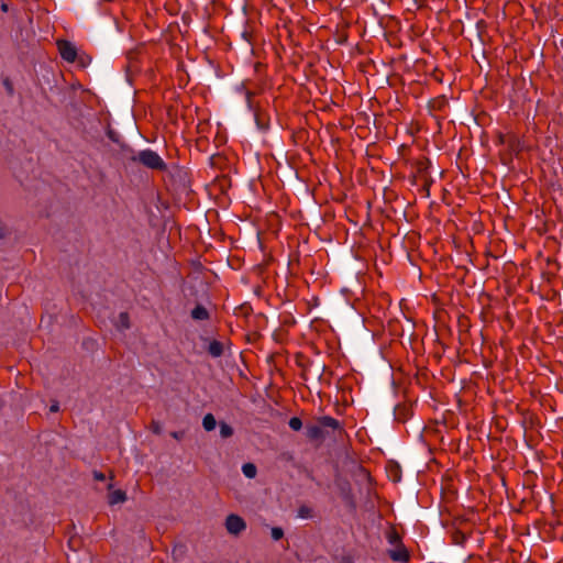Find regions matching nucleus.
Listing matches in <instances>:
<instances>
[{"label":"nucleus","instance_id":"1","mask_svg":"<svg viewBox=\"0 0 563 563\" xmlns=\"http://www.w3.org/2000/svg\"><path fill=\"white\" fill-rule=\"evenodd\" d=\"M386 539L390 545H394V549L387 551L388 556L394 562L407 563L410 559V554L402 543L401 536L397 531L395 526H390L386 531Z\"/></svg>","mask_w":563,"mask_h":563},{"label":"nucleus","instance_id":"2","mask_svg":"<svg viewBox=\"0 0 563 563\" xmlns=\"http://www.w3.org/2000/svg\"><path fill=\"white\" fill-rule=\"evenodd\" d=\"M129 161L132 163H139L152 170H167V164L164 159L155 151L150 148L140 151L136 156L129 157Z\"/></svg>","mask_w":563,"mask_h":563},{"label":"nucleus","instance_id":"3","mask_svg":"<svg viewBox=\"0 0 563 563\" xmlns=\"http://www.w3.org/2000/svg\"><path fill=\"white\" fill-rule=\"evenodd\" d=\"M225 529L238 537L246 529V522L241 516L231 514L225 518Z\"/></svg>","mask_w":563,"mask_h":563},{"label":"nucleus","instance_id":"4","mask_svg":"<svg viewBox=\"0 0 563 563\" xmlns=\"http://www.w3.org/2000/svg\"><path fill=\"white\" fill-rule=\"evenodd\" d=\"M57 48L62 58L68 63H74L78 57L76 46L67 40H58Z\"/></svg>","mask_w":563,"mask_h":563},{"label":"nucleus","instance_id":"5","mask_svg":"<svg viewBox=\"0 0 563 563\" xmlns=\"http://www.w3.org/2000/svg\"><path fill=\"white\" fill-rule=\"evenodd\" d=\"M339 487H340L341 498L343 499V501L345 503V505L347 507H350L351 509L354 510L356 505H355L354 496L352 494L350 484L347 482H344V483L339 484Z\"/></svg>","mask_w":563,"mask_h":563},{"label":"nucleus","instance_id":"6","mask_svg":"<svg viewBox=\"0 0 563 563\" xmlns=\"http://www.w3.org/2000/svg\"><path fill=\"white\" fill-rule=\"evenodd\" d=\"M411 415V405L398 404L394 409L395 420L401 423H405Z\"/></svg>","mask_w":563,"mask_h":563},{"label":"nucleus","instance_id":"7","mask_svg":"<svg viewBox=\"0 0 563 563\" xmlns=\"http://www.w3.org/2000/svg\"><path fill=\"white\" fill-rule=\"evenodd\" d=\"M306 437L311 441H322L325 438V431L317 422L313 424H306Z\"/></svg>","mask_w":563,"mask_h":563},{"label":"nucleus","instance_id":"8","mask_svg":"<svg viewBox=\"0 0 563 563\" xmlns=\"http://www.w3.org/2000/svg\"><path fill=\"white\" fill-rule=\"evenodd\" d=\"M317 422L321 426V429L324 431L330 428L332 430H339L340 432L343 430L340 421L330 416H322L317 419Z\"/></svg>","mask_w":563,"mask_h":563},{"label":"nucleus","instance_id":"9","mask_svg":"<svg viewBox=\"0 0 563 563\" xmlns=\"http://www.w3.org/2000/svg\"><path fill=\"white\" fill-rule=\"evenodd\" d=\"M109 494H108V503L109 505H115L120 503H124L126 500V493L122 489H112V484L108 485Z\"/></svg>","mask_w":563,"mask_h":563},{"label":"nucleus","instance_id":"10","mask_svg":"<svg viewBox=\"0 0 563 563\" xmlns=\"http://www.w3.org/2000/svg\"><path fill=\"white\" fill-rule=\"evenodd\" d=\"M207 352L212 356V357H221L224 353V345L222 342L218 341V340H211L209 341V345L207 347Z\"/></svg>","mask_w":563,"mask_h":563},{"label":"nucleus","instance_id":"11","mask_svg":"<svg viewBox=\"0 0 563 563\" xmlns=\"http://www.w3.org/2000/svg\"><path fill=\"white\" fill-rule=\"evenodd\" d=\"M190 316L194 320H198V321L208 320L210 318L209 311L202 305H197L191 310Z\"/></svg>","mask_w":563,"mask_h":563},{"label":"nucleus","instance_id":"12","mask_svg":"<svg viewBox=\"0 0 563 563\" xmlns=\"http://www.w3.org/2000/svg\"><path fill=\"white\" fill-rule=\"evenodd\" d=\"M254 117H255V122H256V125L257 128L261 130V131H267L268 128H269V119L268 117L261 112V111H255L254 113Z\"/></svg>","mask_w":563,"mask_h":563},{"label":"nucleus","instance_id":"13","mask_svg":"<svg viewBox=\"0 0 563 563\" xmlns=\"http://www.w3.org/2000/svg\"><path fill=\"white\" fill-rule=\"evenodd\" d=\"M118 330H128L131 328L130 316L126 311L120 312L118 321L114 323Z\"/></svg>","mask_w":563,"mask_h":563},{"label":"nucleus","instance_id":"14","mask_svg":"<svg viewBox=\"0 0 563 563\" xmlns=\"http://www.w3.org/2000/svg\"><path fill=\"white\" fill-rule=\"evenodd\" d=\"M314 510L307 505L299 506L297 510V516L301 519H312L314 518Z\"/></svg>","mask_w":563,"mask_h":563},{"label":"nucleus","instance_id":"15","mask_svg":"<svg viewBox=\"0 0 563 563\" xmlns=\"http://www.w3.org/2000/svg\"><path fill=\"white\" fill-rule=\"evenodd\" d=\"M217 426V420L212 413H207L202 419V427L206 431H212Z\"/></svg>","mask_w":563,"mask_h":563},{"label":"nucleus","instance_id":"16","mask_svg":"<svg viewBox=\"0 0 563 563\" xmlns=\"http://www.w3.org/2000/svg\"><path fill=\"white\" fill-rule=\"evenodd\" d=\"M242 472L247 478H254L257 474V467L253 463H245L242 466Z\"/></svg>","mask_w":563,"mask_h":563},{"label":"nucleus","instance_id":"17","mask_svg":"<svg viewBox=\"0 0 563 563\" xmlns=\"http://www.w3.org/2000/svg\"><path fill=\"white\" fill-rule=\"evenodd\" d=\"M451 538H452V543H454L456 545H462L466 540L465 533L461 530H454L452 532Z\"/></svg>","mask_w":563,"mask_h":563},{"label":"nucleus","instance_id":"18","mask_svg":"<svg viewBox=\"0 0 563 563\" xmlns=\"http://www.w3.org/2000/svg\"><path fill=\"white\" fill-rule=\"evenodd\" d=\"M220 435L224 439L230 438L233 435V428L228 424L227 422L221 421L220 422Z\"/></svg>","mask_w":563,"mask_h":563},{"label":"nucleus","instance_id":"19","mask_svg":"<svg viewBox=\"0 0 563 563\" xmlns=\"http://www.w3.org/2000/svg\"><path fill=\"white\" fill-rule=\"evenodd\" d=\"M120 148L124 155V157L129 161V157L136 156L137 153L126 143H120Z\"/></svg>","mask_w":563,"mask_h":563},{"label":"nucleus","instance_id":"20","mask_svg":"<svg viewBox=\"0 0 563 563\" xmlns=\"http://www.w3.org/2000/svg\"><path fill=\"white\" fill-rule=\"evenodd\" d=\"M288 424H289V428L294 431H299L302 428V421L298 417L290 418Z\"/></svg>","mask_w":563,"mask_h":563},{"label":"nucleus","instance_id":"21","mask_svg":"<svg viewBox=\"0 0 563 563\" xmlns=\"http://www.w3.org/2000/svg\"><path fill=\"white\" fill-rule=\"evenodd\" d=\"M271 534H272L273 540L278 541V540L283 539L284 530L280 527H274V528H272Z\"/></svg>","mask_w":563,"mask_h":563},{"label":"nucleus","instance_id":"22","mask_svg":"<svg viewBox=\"0 0 563 563\" xmlns=\"http://www.w3.org/2000/svg\"><path fill=\"white\" fill-rule=\"evenodd\" d=\"M150 430L154 433L159 435L162 433V426L161 422L157 420H152L150 424Z\"/></svg>","mask_w":563,"mask_h":563},{"label":"nucleus","instance_id":"23","mask_svg":"<svg viewBox=\"0 0 563 563\" xmlns=\"http://www.w3.org/2000/svg\"><path fill=\"white\" fill-rule=\"evenodd\" d=\"M107 136L114 143L119 144L120 145V135L113 131L112 129H108L107 131Z\"/></svg>","mask_w":563,"mask_h":563},{"label":"nucleus","instance_id":"24","mask_svg":"<svg viewBox=\"0 0 563 563\" xmlns=\"http://www.w3.org/2000/svg\"><path fill=\"white\" fill-rule=\"evenodd\" d=\"M3 86L8 92L9 96H13L14 93V88H13V84L11 82V80L7 77L3 79Z\"/></svg>","mask_w":563,"mask_h":563},{"label":"nucleus","instance_id":"25","mask_svg":"<svg viewBox=\"0 0 563 563\" xmlns=\"http://www.w3.org/2000/svg\"><path fill=\"white\" fill-rule=\"evenodd\" d=\"M77 59H78V63H79V65L81 67H86L90 63V60H91V58L88 55H85V54L84 55H79L77 57Z\"/></svg>","mask_w":563,"mask_h":563},{"label":"nucleus","instance_id":"26","mask_svg":"<svg viewBox=\"0 0 563 563\" xmlns=\"http://www.w3.org/2000/svg\"><path fill=\"white\" fill-rule=\"evenodd\" d=\"M92 475H93V478L98 482H103L106 479V475L102 472L93 471Z\"/></svg>","mask_w":563,"mask_h":563},{"label":"nucleus","instance_id":"27","mask_svg":"<svg viewBox=\"0 0 563 563\" xmlns=\"http://www.w3.org/2000/svg\"><path fill=\"white\" fill-rule=\"evenodd\" d=\"M8 235V230L5 225L0 220V241L3 240Z\"/></svg>","mask_w":563,"mask_h":563},{"label":"nucleus","instance_id":"28","mask_svg":"<svg viewBox=\"0 0 563 563\" xmlns=\"http://www.w3.org/2000/svg\"><path fill=\"white\" fill-rule=\"evenodd\" d=\"M170 435L176 440H181L184 438L183 431H173L170 432Z\"/></svg>","mask_w":563,"mask_h":563},{"label":"nucleus","instance_id":"29","mask_svg":"<svg viewBox=\"0 0 563 563\" xmlns=\"http://www.w3.org/2000/svg\"><path fill=\"white\" fill-rule=\"evenodd\" d=\"M401 478V475H400V468L398 465H396V473L393 475V481L394 482H399Z\"/></svg>","mask_w":563,"mask_h":563},{"label":"nucleus","instance_id":"30","mask_svg":"<svg viewBox=\"0 0 563 563\" xmlns=\"http://www.w3.org/2000/svg\"><path fill=\"white\" fill-rule=\"evenodd\" d=\"M59 410V404L58 401L54 400L49 407L51 412H57Z\"/></svg>","mask_w":563,"mask_h":563},{"label":"nucleus","instance_id":"31","mask_svg":"<svg viewBox=\"0 0 563 563\" xmlns=\"http://www.w3.org/2000/svg\"><path fill=\"white\" fill-rule=\"evenodd\" d=\"M1 10H2L3 12H8V10H9L8 4H7V3H2V4H1Z\"/></svg>","mask_w":563,"mask_h":563},{"label":"nucleus","instance_id":"32","mask_svg":"<svg viewBox=\"0 0 563 563\" xmlns=\"http://www.w3.org/2000/svg\"><path fill=\"white\" fill-rule=\"evenodd\" d=\"M242 36H243L247 42H250V38H249L250 34H249L246 31H244V32L242 33Z\"/></svg>","mask_w":563,"mask_h":563},{"label":"nucleus","instance_id":"33","mask_svg":"<svg viewBox=\"0 0 563 563\" xmlns=\"http://www.w3.org/2000/svg\"><path fill=\"white\" fill-rule=\"evenodd\" d=\"M251 92H247V101L250 102L251 101Z\"/></svg>","mask_w":563,"mask_h":563}]
</instances>
